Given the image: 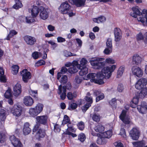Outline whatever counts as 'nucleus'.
I'll return each instance as SVG.
<instances>
[{
	"mask_svg": "<svg viewBox=\"0 0 147 147\" xmlns=\"http://www.w3.org/2000/svg\"><path fill=\"white\" fill-rule=\"evenodd\" d=\"M77 125L78 129L81 131L83 130L85 127L84 123L82 121L79 122Z\"/></svg>",
	"mask_w": 147,
	"mask_h": 147,
	"instance_id": "79ce46f5",
	"label": "nucleus"
},
{
	"mask_svg": "<svg viewBox=\"0 0 147 147\" xmlns=\"http://www.w3.org/2000/svg\"><path fill=\"white\" fill-rule=\"evenodd\" d=\"M132 9L133 12L130 13V15L136 18L138 16L142 15V17H140L138 19V21L141 22L144 26H147V10L143 9L141 13L138 6L133 7Z\"/></svg>",
	"mask_w": 147,
	"mask_h": 147,
	"instance_id": "f257e3e1",
	"label": "nucleus"
},
{
	"mask_svg": "<svg viewBox=\"0 0 147 147\" xmlns=\"http://www.w3.org/2000/svg\"><path fill=\"white\" fill-rule=\"evenodd\" d=\"M139 98L136 96L135 95V96H134L131 102H134L135 103L137 104L139 101Z\"/></svg>",
	"mask_w": 147,
	"mask_h": 147,
	"instance_id": "338daca9",
	"label": "nucleus"
},
{
	"mask_svg": "<svg viewBox=\"0 0 147 147\" xmlns=\"http://www.w3.org/2000/svg\"><path fill=\"white\" fill-rule=\"evenodd\" d=\"M132 144L134 147H142L145 145L142 141L134 142Z\"/></svg>",
	"mask_w": 147,
	"mask_h": 147,
	"instance_id": "e433bc0d",
	"label": "nucleus"
},
{
	"mask_svg": "<svg viewBox=\"0 0 147 147\" xmlns=\"http://www.w3.org/2000/svg\"><path fill=\"white\" fill-rule=\"evenodd\" d=\"M61 130L60 127L59 125L56 124L54 126V131L55 132H59Z\"/></svg>",
	"mask_w": 147,
	"mask_h": 147,
	"instance_id": "13d9d810",
	"label": "nucleus"
},
{
	"mask_svg": "<svg viewBox=\"0 0 147 147\" xmlns=\"http://www.w3.org/2000/svg\"><path fill=\"white\" fill-rule=\"evenodd\" d=\"M104 127L100 124H98L94 128V129L95 131L101 133L104 131Z\"/></svg>",
	"mask_w": 147,
	"mask_h": 147,
	"instance_id": "473e14b6",
	"label": "nucleus"
},
{
	"mask_svg": "<svg viewBox=\"0 0 147 147\" xmlns=\"http://www.w3.org/2000/svg\"><path fill=\"white\" fill-rule=\"evenodd\" d=\"M31 129L29 127V124L26 122L24 124L23 129V134L25 135H28L31 132Z\"/></svg>",
	"mask_w": 147,
	"mask_h": 147,
	"instance_id": "b1692460",
	"label": "nucleus"
},
{
	"mask_svg": "<svg viewBox=\"0 0 147 147\" xmlns=\"http://www.w3.org/2000/svg\"><path fill=\"white\" fill-rule=\"evenodd\" d=\"M92 118L94 121L97 122L100 120V117L99 115L94 114L92 116Z\"/></svg>",
	"mask_w": 147,
	"mask_h": 147,
	"instance_id": "4d7b16f0",
	"label": "nucleus"
},
{
	"mask_svg": "<svg viewBox=\"0 0 147 147\" xmlns=\"http://www.w3.org/2000/svg\"><path fill=\"white\" fill-rule=\"evenodd\" d=\"M67 80V77L65 75H63L61 78L60 80V82L61 84H66Z\"/></svg>",
	"mask_w": 147,
	"mask_h": 147,
	"instance_id": "a18cd8bd",
	"label": "nucleus"
},
{
	"mask_svg": "<svg viewBox=\"0 0 147 147\" xmlns=\"http://www.w3.org/2000/svg\"><path fill=\"white\" fill-rule=\"evenodd\" d=\"M106 46L107 48H106L104 51V53L106 55H108L109 54L110 51L109 48H110V39L108 38L107 39L106 42Z\"/></svg>",
	"mask_w": 147,
	"mask_h": 147,
	"instance_id": "cd10ccee",
	"label": "nucleus"
},
{
	"mask_svg": "<svg viewBox=\"0 0 147 147\" xmlns=\"http://www.w3.org/2000/svg\"><path fill=\"white\" fill-rule=\"evenodd\" d=\"M66 88L65 86H62L61 84L59 85L58 88V93L60 95L61 99L63 100L65 99L66 96L68 99L71 100L74 98L76 97L77 95L76 94H73L71 92H68L66 95Z\"/></svg>",
	"mask_w": 147,
	"mask_h": 147,
	"instance_id": "f03ea898",
	"label": "nucleus"
},
{
	"mask_svg": "<svg viewBox=\"0 0 147 147\" xmlns=\"http://www.w3.org/2000/svg\"><path fill=\"white\" fill-rule=\"evenodd\" d=\"M117 100L115 98H112L111 100V106L113 109H116L117 107Z\"/></svg>",
	"mask_w": 147,
	"mask_h": 147,
	"instance_id": "c03bdc74",
	"label": "nucleus"
},
{
	"mask_svg": "<svg viewBox=\"0 0 147 147\" xmlns=\"http://www.w3.org/2000/svg\"><path fill=\"white\" fill-rule=\"evenodd\" d=\"M136 39L137 41L143 40L145 45H147V32L144 33V35L142 32H139L136 36Z\"/></svg>",
	"mask_w": 147,
	"mask_h": 147,
	"instance_id": "2eb2a0df",
	"label": "nucleus"
},
{
	"mask_svg": "<svg viewBox=\"0 0 147 147\" xmlns=\"http://www.w3.org/2000/svg\"><path fill=\"white\" fill-rule=\"evenodd\" d=\"M10 140L14 147H22V144L19 139L13 135L10 137Z\"/></svg>",
	"mask_w": 147,
	"mask_h": 147,
	"instance_id": "4468645a",
	"label": "nucleus"
},
{
	"mask_svg": "<svg viewBox=\"0 0 147 147\" xmlns=\"http://www.w3.org/2000/svg\"><path fill=\"white\" fill-rule=\"evenodd\" d=\"M5 136L4 134L0 133V143H3L5 141Z\"/></svg>",
	"mask_w": 147,
	"mask_h": 147,
	"instance_id": "5fc2aeb1",
	"label": "nucleus"
},
{
	"mask_svg": "<svg viewBox=\"0 0 147 147\" xmlns=\"http://www.w3.org/2000/svg\"><path fill=\"white\" fill-rule=\"evenodd\" d=\"M48 42L52 46V48L53 50L57 46V44L54 42L53 40L49 41H48Z\"/></svg>",
	"mask_w": 147,
	"mask_h": 147,
	"instance_id": "bf43d9fd",
	"label": "nucleus"
},
{
	"mask_svg": "<svg viewBox=\"0 0 147 147\" xmlns=\"http://www.w3.org/2000/svg\"><path fill=\"white\" fill-rule=\"evenodd\" d=\"M30 94L34 98H36V96L38 95L37 90H31L29 91Z\"/></svg>",
	"mask_w": 147,
	"mask_h": 147,
	"instance_id": "680f3d73",
	"label": "nucleus"
},
{
	"mask_svg": "<svg viewBox=\"0 0 147 147\" xmlns=\"http://www.w3.org/2000/svg\"><path fill=\"white\" fill-rule=\"evenodd\" d=\"M104 98V95L103 93H101L97 96L96 98V102H98L99 101L103 99Z\"/></svg>",
	"mask_w": 147,
	"mask_h": 147,
	"instance_id": "3c124183",
	"label": "nucleus"
},
{
	"mask_svg": "<svg viewBox=\"0 0 147 147\" xmlns=\"http://www.w3.org/2000/svg\"><path fill=\"white\" fill-rule=\"evenodd\" d=\"M147 80L144 78H142L138 80L135 84V88L138 90L145 88L147 84Z\"/></svg>",
	"mask_w": 147,
	"mask_h": 147,
	"instance_id": "6e6552de",
	"label": "nucleus"
},
{
	"mask_svg": "<svg viewBox=\"0 0 147 147\" xmlns=\"http://www.w3.org/2000/svg\"><path fill=\"white\" fill-rule=\"evenodd\" d=\"M93 20L94 22L99 23L105 22L106 20V18L104 16H101L97 18H93Z\"/></svg>",
	"mask_w": 147,
	"mask_h": 147,
	"instance_id": "c85d7f7f",
	"label": "nucleus"
},
{
	"mask_svg": "<svg viewBox=\"0 0 147 147\" xmlns=\"http://www.w3.org/2000/svg\"><path fill=\"white\" fill-rule=\"evenodd\" d=\"M110 138V129L102 133V136L98 138L97 143L99 145L105 144L107 142V138Z\"/></svg>",
	"mask_w": 147,
	"mask_h": 147,
	"instance_id": "20e7f679",
	"label": "nucleus"
},
{
	"mask_svg": "<svg viewBox=\"0 0 147 147\" xmlns=\"http://www.w3.org/2000/svg\"><path fill=\"white\" fill-rule=\"evenodd\" d=\"M86 138V136L84 133H81L78 136V140L82 142H84Z\"/></svg>",
	"mask_w": 147,
	"mask_h": 147,
	"instance_id": "37998d69",
	"label": "nucleus"
},
{
	"mask_svg": "<svg viewBox=\"0 0 147 147\" xmlns=\"http://www.w3.org/2000/svg\"><path fill=\"white\" fill-rule=\"evenodd\" d=\"M137 109L140 113H144L147 111V103L145 102H142L140 105L137 106Z\"/></svg>",
	"mask_w": 147,
	"mask_h": 147,
	"instance_id": "f3484780",
	"label": "nucleus"
},
{
	"mask_svg": "<svg viewBox=\"0 0 147 147\" xmlns=\"http://www.w3.org/2000/svg\"><path fill=\"white\" fill-rule=\"evenodd\" d=\"M142 61V58L138 55L136 54L133 56L132 60L133 64L138 65L141 63Z\"/></svg>",
	"mask_w": 147,
	"mask_h": 147,
	"instance_id": "a878e982",
	"label": "nucleus"
},
{
	"mask_svg": "<svg viewBox=\"0 0 147 147\" xmlns=\"http://www.w3.org/2000/svg\"><path fill=\"white\" fill-rule=\"evenodd\" d=\"M15 4L13 6V8L16 9H18L21 7L22 5L20 0H15Z\"/></svg>",
	"mask_w": 147,
	"mask_h": 147,
	"instance_id": "72a5a7b5",
	"label": "nucleus"
},
{
	"mask_svg": "<svg viewBox=\"0 0 147 147\" xmlns=\"http://www.w3.org/2000/svg\"><path fill=\"white\" fill-rule=\"evenodd\" d=\"M117 90L118 91L120 92H123L124 90V87L123 84L121 83H119L117 87Z\"/></svg>",
	"mask_w": 147,
	"mask_h": 147,
	"instance_id": "6e6d98bb",
	"label": "nucleus"
},
{
	"mask_svg": "<svg viewBox=\"0 0 147 147\" xmlns=\"http://www.w3.org/2000/svg\"><path fill=\"white\" fill-rule=\"evenodd\" d=\"M114 34L115 41L116 42L119 41L122 37V33L120 28H115Z\"/></svg>",
	"mask_w": 147,
	"mask_h": 147,
	"instance_id": "6ab92c4d",
	"label": "nucleus"
},
{
	"mask_svg": "<svg viewBox=\"0 0 147 147\" xmlns=\"http://www.w3.org/2000/svg\"><path fill=\"white\" fill-rule=\"evenodd\" d=\"M77 107V104L76 103L73 102L70 104V106L68 108V109L72 111L76 109Z\"/></svg>",
	"mask_w": 147,
	"mask_h": 147,
	"instance_id": "49530a36",
	"label": "nucleus"
},
{
	"mask_svg": "<svg viewBox=\"0 0 147 147\" xmlns=\"http://www.w3.org/2000/svg\"><path fill=\"white\" fill-rule=\"evenodd\" d=\"M78 69L76 66H72L68 69V72L71 74H74L78 71Z\"/></svg>",
	"mask_w": 147,
	"mask_h": 147,
	"instance_id": "4c0bfd02",
	"label": "nucleus"
},
{
	"mask_svg": "<svg viewBox=\"0 0 147 147\" xmlns=\"http://www.w3.org/2000/svg\"><path fill=\"white\" fill-rule=\"evenodd\" d=\"M70 8L71 6L68 2L65 1L61 3L59 8V10L62 13L66 14L67 13Z\"/></svg>",
	"mask_w": 147,
	"mask_h": 147,
	"instance_id": "0eeeda50",
	"label": "nucleus"
},
{
	"mask_svg": "<svg viewBox=\"0 0 147 147\" xmlns=\"http://www.w3.org/2000/svg\"><path fill=\"white\" fill-rule=\"evenodd\" d=\"M147 94V89L145 88L142 89L140 92H137L136 93L135 95L138 98H144L146 95Z\"/></svg>",
	"mask_w": 147,
	"mask_h": 147,
	"instance_id": "393cba45",
	"label": "nucleus"
},
{
	"mask_svg": "<svg viewBox=\"0 0 147 147\" xmlns=\"http://www.w3.org/2000/svg\"><path fill=\"white\" fill-rule=\"evenodd\" d=\"M21 74L22 77L23 81L25 83L27 82L28 80L31 78L30 73L26 69L22 70L21 72Z\"/></svg>",
	"mask_w": 147,
	"mask_h": 147,
	"instance_id": "f8f14e48",
	"label": "nucleus"
},
{
	"mask_svg": "<svg viewBox=\"0 0 147 147\" xmlns=\"http://www.w3.org/2000/svg\"><path fill=\"white\" fill-rule=\"evenodd\" d=\"M40 18L42 19L45 20L49 16V13L46 9H45L42 6L40 7Z\"/></svg>",
	"mask_w": 147,
	"mask_h": 147,
	"instance_id": "a211bd4d",
	"label": "nucleus"
},
{
	"mask_svg": "<svg viewBox=\"0 0 147 147\" xmlns=\"http://www.w3.org/2000/svg\"><path fill=\"white\" fill-rule=\"evenodd\" d=\"M5 97L7 98H9L12 96V94L10 90H7L4 94Z\"/></svg>",
	"mask_w": 147,
	"mask_h": 147,
	"instance_id": "8fccbe9b",
	"label": "nucleus"
},
{
	"mask_svg": "<svg viewBox=\"0 0 147 147\" xmlns=\"http://www.w3.org/2000/svg\"><path fill=\"white\" fill-rule=\"evenodd\" d=\"M79 69H80V71L79 72V74L80 76H83L86 75L88 73V68L87 67H83L81 68H78Z\"/></svg>",
	"mask_w": 147,
	"mask_h": 147,
	"instance_id": "2f4dec72",
	"label": "nucleus"
},
{
	"mask_svg": "<svg viewBox=\"0 0 147 147\" xmlns=\"http://www.w3.org/2000/svg\"><path fill=\"white\" fill-rule=\"evenodd\" d=\"M120 135L123 138H125L126 137V132L124 128H121L120 133Z\"/></svg>",
	"mask_w": 147,
	"mask_h": 147,
	"instance_id": "e2e57ef3",
	"label": "nucleus"
},
{
	"mask_svg": "<svg viewBox=\"0 0 147 147\" xmlns=\"http://www.w3.org/2000/svg\"><path fill=\"white\" fill-rule=\"evenodd\" d=\"M82 80V78L78 76H76L75 81L78 84H80Z\"/></svg>",
	"mask_w": 147,
	"mask_h": 147,
	"instance_id": "864d4df0",
	"label": "nucleus"
},
{
	"mask_svg": "<svg viewBox=\"0 0 147 147\" xmlns=\"http://www.w3.org/2000/svg\"><path fill=\"white\" fill-rule=\"evenodd\" d=\"M36 135V137H38V138H43L45 136L46 134L45 132V130L43 129H42L41 128L38 129V130L36 131H37Z\"/></svg>",
	"mask_w": 147,
	"mask_h": 147,
	"instance_id": "bb28decb",
	"label": "nucleus"
},
{
	"mask_svg": "<svg viewBox=\"0 0 147 147\" xmlns=\"http://www.w3.org/2000/svg\"><path fill=\"white\" fill-rule=\"evenodd\" d=\"M64 55L66 57L73 56L74 55L71 52L67 51H65L64 52Z\"/></svg>",
	"mask_w": 147,
	"mask_h": 147,
	"instance_id": "0e129e2a",
	"label": "nucleus"
},
{
	"mask_svg": "<svg viewBox=\"0 0 147 147\" xmlns=\"http://www.w3.org/2000/svg\"><path fill=\"white\" fill-rule=\"evenodd\" d=\"M69 122H70V119L68 116L67 115H64L62 121V124L64 125Z\"/></svg>",
	"mask_w": 147,
	"mask_h": 147,
	"instance_id": "a19ab883",
	"label": "nucleus"
},
{
	"mask_svg": "<svg viewBox=\"0 0 147 147\" xmlns=\"http://www.w3.org/2000/svg\"><path fill=\"white\" fill-rule=\"evenodd\" d=\"M48 117L46 115L37 116L36 117V124L33 129V132H35L39 128L40 124L46 125L47 124Z\"/></svg>",
	"mask_w": 147,
	"mask_h": 147,
	"instance_id": "7ed1b4c3",
	"label": "nucleus"
},
{
	"mask_svg": "<svg viewBox=\"0 0 147 147\" xmlns=\"http://www.w3.org/2000/svg\"><path fill=\"white\" fill-rule=\"evenodd\" d=\"M91 105L90 104L86 103L82 107V111L84 113L85 112Z\"/></svg>",
	"mask_w": 147,
	"mask_h": 147,
	"instance_id": "09e8293b",
	"label": "nucleus"
},
{
	"mask_svg": "<svg viewBox=\"0 0 147 147\" xmlns=\"http://www.w3.org/2000/svg\"><path fill=\"white\" fill-rule=\"evenodd\" d=\"M120 119L125 124H129L130 123L129 119L127 116L120 118Z\"/></svg>",
	"mask_w": 147,
	"mask_h": 147,
	"instance_id": "de8ad7c7",
	"label": "nucleus"
},
{
	"mask_svg": "<svg viewBox=\"0 0 147 147\" xmlns=\"http://www.w3.org/2000/svg\"><path fill=\"white\" fill-rule=\"evenodd\" d=\"M105 78V75L101 72H99L97 73V79H91L90 81L92 82H94L99 84H101L104 83L103 80Z\"/></svg>",
	"mask_w": 147,
	"mask_h": 147,
	"instance_id": "1a4fd4ad",
	"label": "nucleus"
},
{
	"mask_svg": "<svg viewBox=\"0 0 147 147\" xmlns=\"http://www.w3.org/2000/svg\"><path fill=\"white\" fill-rule=\"evenodd\" d=\"M18 33V32L15 30H11L10 31L9 34L7 36L6 39L7 40H10V38L14 35L17 34Z\"/></svg>",
	"mask_w": 147,
	"mask_h": 147,
	"instance_id": "58836bf2",
	"label": "nucleus"
},
{
	"mask_svg": "<svg viewBox=\"0 0 147 147\" xmlns=\"http://www.w3.org/2000/svg\"><path fill=\"white\" fill-rule=\"evenodd\" d=\"M102 74H105L106 79H109L110 77V67H104L102 69L101 72Z\"/></svg>",
	"mask_w": 147,
	"mask_h": 147,
	"instance_id": "4be33fe9",
	"label": "nucleus"
},
{
	"mask_svg": "<svg viewBox=\"0 0 147 147\" xmlns=\"http://www.w3.org/2000/svg\"><path fill=\"white\" fill-rule=\"evenodd\" d=\"M84 99L87 102L86 103L87 104H91L92 102V97H88V96H86L84 98Z\"/></svg>",
	"mask_w": 147,
	"mask_h": 147,
	"instance_id": "603ef678",
	"label": "nucleus"
},
{
	"mask_svg": "<svg viewBox=\"0 0 147 147\" xmlns=\"http://www.w3.org/2000/svg\"><path fill=\"white\" fill-rule=\"evenodd\" d=\"M24 38L26 44L30 46L34 45L36 41V39L34 37L29 35L25 36Z\"/></svg>",
	"mask_w": 147,
	"mask_h": 147,
	"instance_id": "9b49d317",
	"label": "nucleus"
},
{
	"mask_svg": "<svg viewBox=\"0 0 147 147\" xmlns=\"http://www.w3.org/2000/svg\"><path fill=\"white\" fill-rule=\"evenodd\" d=\"M45 64V62L43 60H40L38 61L36 63V64L37 66L41 65H44Z\"/></svg>",
	"mask_w": 147,
	"mask_h": 147,
	"instance_id": "052dcab7",
	"label": "nucleus"
},
{
	"mask_svg": "<svg viewBox=\"0 0 147 147\" xmlns=\"http://www.w3.org/2000/svg\"><path fill=\"white\" fill-rule=\"evenodd\" d=\"M29 11L31 12V15L33 18L36 17L40 12V7H38L37 6H34L32 9H29Z\"/></svg>",
	"mask_w": 147,
	"mask_h": 147,
	"instance_id": "412c9836",
	"label": "nucleus"
},
{
	"mask_svg": "<svg viewBox=\"0 0 147 147\" xmlns=\"http://www.w3.org/2000/svg\"><path fill=\"white\" fill-rule=\"evenodd\" d=\"M127 111L124 109L122 111L121 113L119 116V118L126 116Z\"/></svg>",
	"mask_w": 147,
	"mask_h": 147,
	"instance_id": "774afa93",
	"label": "nucleus"
},
{
	"mask_svg": "<svg viewBox=\"0 0 147 147\" xmlns=\"http://www.w3.org/2000/svg\"><path fill=\"white\" fill-rule=\"evenodd\" d=\"M5 111L3 109H1L0 110V118L1 120L2 121H4L6 118Z\"/></svg>",
	"mask_w": 147,
	"mask_h": 147,
	"instance_id": "c9c22d12",
	"label": "nucleus"
},
{
	"mask_svg": "<svg viewBox=\"0 0 147 147\" xmlns=\"http://www.w3.org/2000/svg\"><path fill=\"white\" fill-rule=\"evenodd\" d=\"M125 69V67L123 66H122L119 68L117 71V78H119L121 76L124 72Z\"/></svg>",
	"mask_w": 147,
	"mask_h": 147,
	"instance_id": "f704fd0d",
	"label": "nucleus"
},
{
	"mask_svg": "<svg viewBox=\"0 0 147 147\" xmlns=\"http://www.w3.org/2000/svg\"><path fill=\"white\" fill-rule=\"evenodd\" d=\"M11 112L13 115L18 117L21 114L22 108L17 105H15L11 109Z\"/></svg>",
	"mask_w": 147,
	"mask_h": 147,
	"instance_id": "ddd939ff",
	"label": "nucleus"
},
{
	"mask_svg": "<svg viewBox=\"0 0 147 147\" xmlns=\"http://www.w3.org/2000/svg\"><path fill=\"white\" fill-rule=\"evenodd\" d=\"M86 1V0H75L73 3L78 7H80L84 5Z\"/></svg>",
	"mask_w": 147,
	"mask_h": 147,
	"instance_id": "7c9ffc66",
	"label": "nucleus"
},
{
	"mask_svg": "<svg viewBox=\"0 0 147 147\" xmlns=\"http://www.w3.org/2000/svg\"><path fill=\"white\" fill-rule=\"evenodd\" d=\"M131 70L133 74L135 77L140 78L142 76L143 74L142 71L139 67H133Z\"/></svg>",
	"mask_w": 147,
	"mask_h": 147,
	"instance_id": "dca6fc26",
	"label": "nucleus"
},
{
	"mask_svg": "<svg viewBox=\"0 0 147 147\" xmlns=\"http://www.w3.org/2000/svg\"><path fill=\"white\" fill-rule=\"evenodd\" d=\"M87 62V60L84 58H82L80 61V63L77 66L78 68H81L83 67L84 68L86 67V64Z\"/></svg>",
	"mask_w": 147,
	"mask_h": 147,
	"instance_id": "c756f323",
	"label": "nucleus"
},
{
	"mask_svg": "<svg viewBox=\"0 0 147 147\" xmlns=\"http://www.w3.org/2000/svg\"><path fill=\"white\" fill-rule=\"evenodd\" d=\"M21 86L18 83H17L13 87V94L16 97L18 96L21 92Z\"/></svg>",
	"mask_w": 147,
	"mask_h": 147,
	"instance_id": "aec40b11",
	"label": "nucleus"
},
{
	"mask_svg": "<svg viewBox=\"0 0 147 147\" xmlns=\"http://www.w3.org/2000/svg\"><path fill=\"white\" fill-rule=\"evenodd\" d=\"M140 133L136 128L133 127L130 130L129 135L131 139L134 140H138L140 137Z\"/></svg>",
	"mask_w": 147,
	"mask_h": 147,
	"instance_id": "9d476101",
	"label": "nucleus"
},
{
	"mask_svg": "<svg viewBox=\"0 0 147 147\" xmlns=\"http://www.w3.org/2000/svg\"><path fill=\"white\" fill-rule=\"evenodd\" d=\"M32 56L34 59H38L39 57L38 52H34L32 54Z\"/></svg>",
	"mask_w": 147,
	"mask_h": 147,
	"instance_id": "69168bd1",
	"label": "nucleus"
},
{
	"mask_svg": "<svg viewBox=\"0 0 147 147\" xmlns=\"http://www.w3.org/2000/svg\"><path fill=\"white\" fill-rule=\"evenodd\" d=\"M43 105L38 103L35 108L30 109L29 113L31 117H34L40 113L42 110Z\"/></svg>",
	"mask_w": 147,
	"mask_h": 147,
	"instance_id": "39448f33",
	"label": "nucleus"
},
{
	"mask_svg": "<svg viewBox=\"0 0 147 147\" xmlns=\"http://www.w3.org/2000/svg\"><path fill=\"white\" fill-rule=\"evenodd\" d=\"M12 72L13 74H16L18 72L19 67L17 65H13L12 66Z\"/></svg>",
	"mask_w": 147,
	"mask_h": 147,
	"instance_id": "ea45409f",
	"label": "nucleus"
},
{
	"mask_svg": "<svg viewBox=\"0 0 147 147\" xmlns=\"http://www.w3.org/2000/svg\"><path fill=\"white\" fill-rule=\"evenodd\" d=\"M24 102L26 105L30 106L33 104V100L30 96H26L24 99Z\"/></svg>",
	"mask_w": 147,
	"mask_h": 147,
	"instance_id": "5701e85b",
	"label": "nucleus"
},
{
	"mask_svg": "<svg viewBox=\"0 0 147 147\" xmlns=\"http://www.w3.org/2000/svg\"><path fill=\"white\" fill-rule=\"evenodd\" d=\"M91 65L93 67V68L97 69H100L103 67L105 63L103 62H100L96 59H94L90 61Z\"/></svg>",
	"mask_w": 147,
	"mask_h": 147,
	"instance_id": "423d86ee",
	"label": "nucleus"
}]
</instances>
